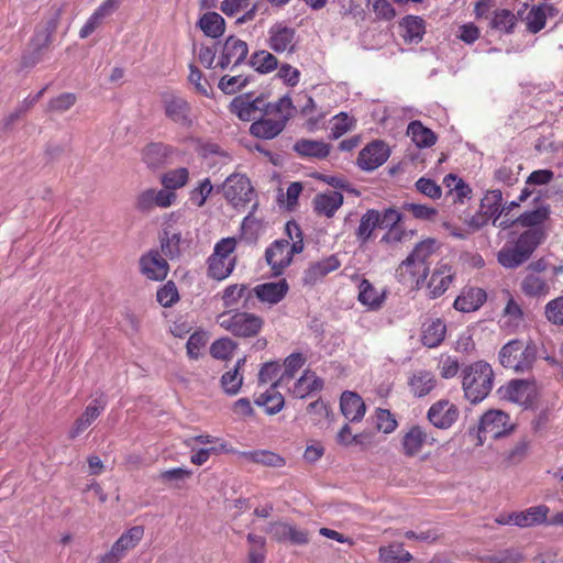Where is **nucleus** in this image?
Instances as JSON below:
<instances>
[{
  "label": "nucleus",
  "instance_id": "1",
  "mask_svg": "<svg viewBox=\"0 0 563 563\" xmlns=\"http://www.w3.org/2000/svg\"><path fill=\"white\" fill-rule=\"evenodd\" d=\"M292 112V102L288 97L267 103L261 117L251 124L250 133L258 139L272 140L284 131Z\"/></svg>",
  "mask_w": 563,
  "mask_h": 563
},
{
  "label": "nucleus",
  "instance_id": "2",
  "mask_svg": "<svg viewBox=\"0 0 563 563\" xmlns=\"http://www.w3.org/2000/svg\"><path fill=\"white\" fill-rule=\"evenodd\" d=\"M493 382L494 371L487 362H474L462 371L463 391L472 404H478L489 395Z\"/></svg>",
  "mask_w": 563,
  "mask_h": 563
},
{
  "label": "nucleus",
  "instance_id": "3",
  "mask_svg": "<svg viewBox=\"0 0 563 563\" xmlns=\"http://www.w3.org/2000/svg\"><path fill=\"white\" fill-rule=\"evenodd\" d=\"M538 347L532 340H511L499 351L503 367L516 373L530 372L537 361Z\"/></svg>",
  "mask_w": 563,
  "mask_h": 563
},
{
  "label": "nucleus",
  "instance_id": "4",
  "mask_svg": "<svg viewBox=\"0 0 563 563\" xmlns=\"http://www.w3.org/2000/svg\"><path fill=\"white\" fill-rule=\"evenodd\" d=\"M217 323L236 338L249 339L262 332L265 320L256 313L236 310L218 314Z\"/></svg>",
  "mask_w": 563,
  "mask_h": 563
},
{
  "label": "nucleus",
  "instance_id": "5",
  "mask_svg": "<svg viewBox=\"0 0 563 563\" xmlns=\"http://www.w3.org/2000/svg\"><path fill=\"white\" fill-rule=\"evenodd\" d=\"M236 247L234 238H224L220 240L208 260L209 275L217 279L223 280L231 275L235 267V257L233 252Z\"/></svg>",
  "mask_w": 563,
  "mask_h": 563
},
{
  "label": "nucleus",
  "instance_id": "6",
  "mask_svg": "<svg viewBox=\"0 0 563 563\" xmlns=\"http://www.w3.org/2000/svg\"><path fill=\"white\" fill-rule=\"evenodd\" d=\"M512 429L514 424L508 413L499 409H490L479 419L476 445H483L487 437L494 439L505 437L509 434Z\"/></svg>",
  "mask_w": 563,
  "mask_h": 563
},
{
  "label": "nucleus",
  "instance_id": "7",
  "mask_svg": "<svg viewBox=\"0 0 563 563\" xmlns=\"http://www.w3.org/2000/svg\"><path fill=\"white\" fill-rule=\"evenodd\" d=\"M303 251V242L297 240L291 243L288 240H277L265 251V258L273 274L279 276L288 267L295 254Z\"/></svg>",
  "mask_w": 563,
  "mask_h": 563
},
{
  "label": "nucleus",
  "instance_id": "8",
  "mask_svg": "<svg viewBox=\"0 0 563 563\" xmlns=\"http://www.w3.org/2000/svg\"><path fill=\"white\" fill-rule=\"evenodd\" d=\"M434 442L435 439L426 427L412 424L401 432L400 452L404 456L412 459L418 456L424 446L432 445Z\"/></svg>",
  "mask_w": 563,
  "mask_h": 563
},
{
  "label": "nucleus",
  "instance_id": "9",
  "mask_svg": "<svg viewBox=\"0 0 563 563\" xmlns=\"http://www.w3.org/2000/svg\"><path fill=\"white\" fill-rule=\"evenodd\" d=\"M224 198L234 208L244 207L251 202L254 189L249 178L241 174L230 175L222 185Z\"/></svg>",
  "mask_w": 563,
  "mask_h": 563
},
{
  "label": "nucleus",
  "instance_id": "10",
  "mask_svg": "<svg viewBox=\"0 0 563 563\" xmlns=\"http://www.w3.org/2000/svg\"><path fill=\"white\" fill-rule=\"evenodd\" d=\"M429 263H422L408 255L396 269V278L402 285L419 289L426 282Z\"/></svg>",
  "mask_w": 563,
  "mask_h": 563
},
{
  "label": "nucleus",
  "instance_id": "11",
  "mask_svg": "<svg viewBox=\"0 0 563 563\" xmlns=\"http://www.w3.org/2000/svg\"><path fill=\"white\" fill-rule=\"evenodd\" d=\"M268 47L277 54H292L297 47L296 30L284 23H276L268 30Z\"/></svg>",
  "mask_w": 563,
  "mask_h": 563
},
{
  "label": "nucleus",
  "instance_id": "12",
  "mask_svg": "<svg viewBox=\"0 0 563 563\" xmlns=\"http://www.w3.org/2000/svg\"><path fill=\"white\" fill-rule=\"evenodd\" d=\"M501 393L505 399L526 408L532 406L538 395L536 383L528 379H512Z\"/></svg>",
  "mask_w": 563,
  "mask_h": 563
},
{
  "label": "nucleus",
  "instance_id": "13",
  "mask_svg": "<svg viewBox=\"0 0 563 563\" xmlns=\"http://www.w3.org/2000/svg\"><path fill=\"white\" fill-rule=\"evenodd\" d=\"M267 532L278 542H289L296 545H305L310 541L309 531L300 529L286 521L271 522Z\"/></svg>",
  "mask_w": 563,
  "mask_h": 563
},
{
  "label": "nucleus",
  "instance_id": "14",
  "mask_svg": "<svg viewBox=\"0 0 563 563\" xmlns=\"http://www.w3.org/2000/svg\"><path fill=\"white\" fill-rule=\"evenodd\" d=\"M177 195L174 191L148 188L143 190L136 198L135 207L140 211H150L153 208L166 209L176 202Z\"/></svg>",
  "mask_w": 563,
  "mask_h": 563
},
{
  "label": "nucleus",
  "instance_id": "15",
  "mask_svg": "<svg viewBox=\"0 0 563 563\" xmlns=\"http://www.w3.org/2000/svg\"><path fill=\"white\" fill-rule=\"evenodd\" d=\"M427 418L433 427L446 430L457 420L459 409L451 401L441 399L431 405Z\"/></svg>",
  "mask_w": 563,
  "mask_h": 563
},
{
  "label": "nucleus",
  "instance_id": "16",
  "mask_svg": "<svg viewBox=\"0 0 563 563\" xmlns=\"http://www.w3.org/2000/svg\"><path fill=\"white\" fill-rule=\"evenodd\" d=\"M266 104L267 102L261 96L253 98L251 95H240L231 101L229 108L240 120L255 121L257 114L262 113Z\"/></svg>",
  "mask_w": 563,
  "mask_h": 563
},
{
  "label": "nucleus",
  "instance_id": "17",
  "mask_svg": "<svg viewBox=\"0 0 563 563\" xmlns=\"http://www.w3.org/2000/svg\"><path fill=\"white\" fill-rule=\"evenodd\" d=\"M454 276L453 267L449 263L440 261L427 283L428 296L432 299L441 297L452 285Z\"/></svg>",
  "mask_w": 563,
  "mask_h": 563
},
{
  "label": "nucleus",
  "instance_id": "18",
  "mask_svg": "<svg viewBox=\"0 0 563 563\" xmlns=\"http://www.w3.org/2000/svg\"><path fill=\"white\" fill-rule=\"evenodd\" d=\"M389 157L388 146L380 141L366 145L358 154L357 165L363 170H374L382 166Z\"/></svg>",
  "mask_w": 563,
  "mask_h": 563
},
{
  "label": "nucleus",
  "instance_id": "19",
  "mask_svg": "<svg viewBox=\"0 0 563 563\" xmlns=\"http://www.w3.org/2000/svg\"><path fill=\"white\" fill-rule=\"evenodd\" d=\"M165 114L168 119L181 126H190V104L183 97L177 95H166L163 100Z\"/></svg>",
  "mask_w": 563,
  "mask_h": 563
},
{
  "label": "nucleus",
  "instance_id": "20",
  "mask_svg": "<svg viewBox=\"0 0 563 563\" xmlns=\"http://www.w3.org/2000/svg\"><path fill=\"white\" fill-rule=\"evenodd\" d=\"M247 54H249L247 44L240 38L230 36L225 40V42L223 44L218 65L222 69H225L229 66H238L242 62H244Z\"/></svg>",
  "mask_w": 563,
  "mask_h": 563
},
{
  "label": "nucleus",
  "instance_id": "21",
  "mask_svg": "<svg viewBox=\"0 0 563 563\" xmlns=\"http://www.w3.org/2000/svg\"><path fill=\"white\" fill-rule=\"evenodd\" d=\"M142 274L152 280H163L168 274V263L158 251H150L140 260Z\"/></svg>",
  "mask_w": 563,
  "mask_h": 563
},
{
  "label": "nucleus",
  "instance_id": "22",
  "mask_svg": "<svg viewBox=\"0 0 563 563\" xmlns=\"http://www.w3.org/2000/svg\"><path fill=\"white\" fill-rule=\"evenodd\" d=\"M289 285L286 279L278 282H267L260 284L253 288V294L264 303L271 306L280 302L288 294Z\"/></svg>",
  "mask_w": 563,
  "mask_h": 563
},
{
  "label": "nucleus",
  "instance_id": "23",
  "mask_svg": "<svg viewBox=\"0 0 563 563\" xmlns=\"http://www.w3.org/2000/svg\"><path fill=\"white\" fill-rule=\"evenodd\" d=\"M344 202L343 195L329 190L317 194L312 200L313 211L321 217L332 218Z\"/></svg>",
  "mask_w": 563,
  "mask_h": 563
},
{
  "label": "nucleus",
  "instance_id": "24",
  "mask_svg": "<svg viewBox=\"0 0 563 563\" xmlns=\"http://www.w3.org/2000/svg\"><path fill=\"white\" fill-rule=\"evenodd\" d=\"M487 294L479 287H465L454 300L453 307L461 312L478 310L486 301Z\"/></svg>",
  "mask_w": 563,
  "mask_h": 563
},
{
  "label": "nucleus",
  "instance_id": "25",
  "mask_svg": "<svg viewBox=\"0 0 563 563\" xmlns=\"http://www.w3.org/2000/svg\"><path fill=\"white\" fill-rule=\"evenodd\" d=\"M323 388V380L312 371H305L303 374L289 387V393L298 399H303L320 391Z\"/></svg>",
  "mask_w": 563,
  "mask_h": 563
},
{
  "label": "nucleus",
  "instance_id": "26",
  "mask_svg": "<svg viewBox=\"0 0 563 563\" xmlns=\"http://www.w3.org/2000/svg\"><path fill=\"white\" fill-rule=\"evenodd\" d=\"M340 408L342 415L351 422L361 421L366 412V406L362 397L349 390L341 395Z\"/></svg>",
  "mask_w": 563,
  "mask_h": 563
},
{
  "label": "nucleus",
  "instance_id": "27",
  "mask_svg": "<svg viewBox=\"0 0 563 563\" xmlns=\"http://www.w3.org/2000/svg\"><path fill=\"white\" fill-rule=\"evenodd\" d=\"M104 410L103 401L96 399L91 401L81 413L79 418L76 419L73 427L69 430V438L76 439L79 437L91 423L101 415Z\"/></svg>",
  "mask_w": 563,
  "mask_h": 563
},
{
  "label": "nucleus",
  "instance_id": "28",
  "mask_svg": "<svg viewBox=\"0 0 563 563\" xmlns=\"http://www.w3.org/2000/svg\"><path fill=\"white\" fill-rule=\"evenodd\" d=\"M340 267V262L335 256H329L319 262L311 264L303 274V283L306 285H314L331 272Z\"/></svg>",
  "mask_w": 563,
  "mask_h": 563
},
{
  "label": "nucleus",
  "instance_id": "29",
  "mask_svg": "<svg viewBox=\"0 0 563 563\" xmlns=\"http://www.w3.org/2000/svg\"><path fill=\"white\" fill-rule=\"evenodd\" d=\"M358 301L369 310H378L385 301V290L375 288L369 280L362 278L358 283Z\"/></svg>",
  "mask_w": 563,
  "mask_h": 563
},
{
  "label": "nucleus",
  "instance_id": "30",
  "mask_svg": "<svg viewBox=\"0 0 563 563\" xmlns=\"http://www.w3.org/2000/svg\"><path fill=\"white\" fill-rule=\"evenodd\" d=\"M446 325L441 319H430L422 324L421 342L424 346L437 347L445 338Z\"/></svg>",
  "mask_w": 563,
  "mask_h": 563
},
{
  "label": "nucleus",
  "instance_id": "31",
  "mask_svg": "<svg viewBox=\"0 0 563 563\" xmlns=\"http://www.w3.org/2000/svg\"><path fill=\"white\" fill-rule=\"evenodd\" d=\"M550 508L545 505L530 507L520 512H514L515 525L527 528L547 522Z\"/></svg>",
  "mask_w": 563,
  "mask_h": 563
},
{
  "label": "nucleus",
  "instance_id": "32",
  "mask_svg": "<svg viewBox=\"0 0 563 563\" xmlns=\"http://www.w3.org/2000/svg\"><path fill=\"white\" fill-rule=\"evenodd\" d=\"M408 385L415 397H423L434 389L437 379L431 372L419 369L412 373Z\"/></svg>",
  "mask_w": 563,
  "mask_h": 563
},
{
  "label": "nucleus",
  "instance_id": "33",
  "mask_svg": "<svg viewBox=\"0 0 563 563\" xmlns=\"http://www.w3.org/2000/svg\"><path fill=\"white\" fill-rule=\"evenodd\" d=\"M407 135L418 148L431 147L438 140L435 133L418 120L408 124Z\"/></svg>",
  "mask_w": 563,
  "mask_h": 563
},
{
  "label": "nucleus",
  "instance_id": "34",
  "mask_svg": "<svg viewBox=\"0 0 563 563\" xmlns=\"http://www.w3.org/2000/svg\"><path fill=\"white\" fill-rule=\"evenodd\" d=\"M399 27L401 36L407 43H419L424 34V22L419 16L408 15L404 18Z\"/></svg>",
  "mask_w": 563,
  "mask_h": 563
},
{
  "label": "nucleus",
  "instance_id": "35",
  "mask_svg": "<svg viewBox=\"0 0 563 563\" xmlns=\"http://www.w3.org/2000/svg\"><path fill=\"white\" fill-rule=\"evenodd\" d=\"M380 213L375 209L367 210L360 219L355 236L361 244L369 241L374 230L380 225Z\"/></svg>",
  "mask_w": 563,
  "mask_h": 563
},
{
  "label": "nucleus",
  "instance_id": "36",
  "mask_svg": "<svg viewBox=\"0 0 563 563\" xmlns=\"http://www.w3.org/2000/svg\"><path fill=\"white\" fill-rule=\"evenodd\" d=\"M556 10L552 4L542 3L538 7H533L526 16L527 27L532 33H538L541 31L547 21L548 15H554Z\"/></svg>",
  "mask_w": 563,
  "mask_h": 563
},
{
  "label": "nucleus",
  "instance_id": "37",
  "mask_svg": "<svg viewBox=\"0 0 563 563\" xmlns=\"http://www.w3.org/2000/svg\"><path fill=\"white\" fill-rule=\"evenodd\" d=\"M240 455L247 461L261 464L267 467L280 468L286 464V460L277 453L266 450H256L250 452H241Z\"/></svg>",
  "mask_w": 563,
  "mask_h": 563
},
{
  "label": "nucleus",
  "instance_id": "38",
  "mask_svg": "<svg viewBox=\"0 0 563 563\" xmlns=\"http://www.w3.org/2000/svg\"><path fill=\"white\" fill-rule=\"evenodd\" d=\"M280 385L278 382L273 383L271 388L255 400L256 405L263 406L268 415H275L284 407V396L276 390V387Z\"/></svg>",
  "mask_w": 563,
  "mask_h": 563
},
{
  "label": "nucleus",
  "instance_id": "39",
  "mask_svg": "<svg viewBox=\"0 0 563 563\" xmlns=\"http://www.w3.org/2000/svg\"><path fill=\"white\" fill-rule=\"evenodd\" d=\"M143 536L144 528L142 526H134L123 532L112 547L124 558L130 550L140 543Z\"/></svg>",
  "mask_w": 563,
  "mask_h": 563
},
{
  "label": "nucleus",
  "instance_id": "40",
  "mask_svg": "<svg viewBox=\"0 0 563 563\" xmlns=\"http://www.w3.org/2000/svg\"><path fill=\"white\" fill-rule=\"evenodd\" d=\"M245 357L238 360L234 368L225 372L221 377V386L225 394L236 395L242 386L243 376L240 373L241 367L245 364Z\"/></svg>",
  "mask_w": 563,
  "mask_h": 563
},
{
  "label": "nucleus",
  "instance_id": "41",
  "mask_svg": "<svg viewBox=\"0 0 563 563\" xmlns=\"http://www.w3.org/2000/svg\"><path fill=\"white\" fill-rule=\"evenodd\" d=\"M202 32L212 38L220 37L225 30L224 19L217 12H207L199 20Z\"/></svg>",
  "mask_w": 563,
  "mask_h": 563
},
{
  "label": "nucleus",
  "instance_id": "42",
  "mask_svg": "<svg viewBox=\"0 0 563 563\" xmlns=\"http://www.w3.org/2000/svg\"><path fill=\"white\" fill-rule=\"evenodd\" d=\"M294 148L299 155L317 158H324L330 153V146L322 141L299 140Z\"/></svg>",
  "mask_w": 563,
  "mask_h": 563
},
{
  "label": "nucleus",
  "instance_id": "43",
  "mask_svg": "<svg viewBox=\"0 0 563 563\" xmlns=\"http://www.w3.org/2000/svg\"><path fill=\"white\" fill-rule=\"evenodd\" d=\"M544 232L541 229H531L523 232L515 243L526 257H530L537 246L543 241Z\"/></svg>",
  "mask_w": 563,
  "mask_h": 563
},
{
  "label": "nucleus",
  "instance_id": "44",
  "mask_svg": "<svg viewBox=\"0 0 563 563\" xmlns=\"http://www.w3.org/2000/svg\"><path fill=\"white\" fill-rule=\"evenodd\" d=\"M169 153L168 146L162 143H153L144 148L142 159L148 167L156 168L166 162Z\"/></svg>",
  "mask_w": 563,
  "mask_h": 563
},
{
  "label": "nucleus",
  "instance_id": "45",
  "mask_svg": "<svg viewBox=\"0 0 563 563\" xmlns=\"http://www.w3.org/2000/svg\"><path fill=\"white\" fill-rule=\"evenodd\" d=\"M189 180V170L186 167H179L164 173L161 176V183L167 190L174 191L183 188Z\"/></svg>",
  "mask_w": 563,
  "mask_h": 563
},
{
  "label": "nucleus",
  "instance_id": "46",
  "mask_svg": "<svg viewBox=\"0 0 563 563\" xmlns=\"http://www.w3.org/2000/svg\"><path fill=\"white\" fill-rule=\"evenodd\" d=\"M522 291L530 297H540L549 294L547 282L534 274L527 275L521 283Z\"/></svg>",
  "mask_w": 563,
  "mask_h": 563
},
{
  "label": "nucleus",
  "instance_id": "47",
  "mask_svg": "<svg viewBox=\"0 0 563 563\" xmlns=\"http://www.w3.org/2000/svg\"><path fill=\"white\" fill-rule=\"evenodd\" d=\"M251 65L256 71L268 74L277 68L278 60L268 51H260L252 55Z\"/></svg>",
  "mask_w": 563,
  "mask_h": 563
},
{
  "label": "nucleus",
  "instance_id": "48",
  "mask_svg": "<svg viewBox=\"0 0 563 563\" xmlns=\"http://www.w3.org/2000/svg\"><path fill=\"white\" fill-rule=\"evenodd\" d=\"M192 476V471L184 467L166 470L159 473L158 478L174 488H181L183 484Z\"/></svg>",
  "mask_w": 563,
  "mask_h": 563
},
{
  "label": "nucleus",
  "instance_id": "49",
  "mask_svg": "<svg viewBox=\"0 0 563 563\" xmlns=\"http://www.w3.org/2000/svg\"><path fill=\"white\" fill-rule=\"evenodd\" d=\"M190 462L195 465H203L210 457L211 454H220V453H231L233 449L228 445L227 442H221L219 446L213 445L209 448H202L196 450H191Z\"/></svg>",
  "mask_w": 563,
  "mask_h": 563
},
{
  "label": "nucleus",
  "instance_id": "50",
  "mask_svg": "<svg viewBox=\"0 0 563 563\" xmlns=\"http://www.w3.org/2000/svg\"><path fill=\"white\" fill-rule=\"evenodd\" d=\"M379 559L384 563H404L412 560V555L401 544L379 548Z\"/></svg>",
  "mask_w": 563,
  "mask_h": 563
},
{
  "label": "nucleus",
  "instance_id": "51",
  "mask_svg": "<svg viewBox=\"0 0 563 563\" xmlns=\"http://www.w3.org/2000/svg\"><path fill=\"white\" fill-rule=\"evenodd\" d=\"M528 260L515 245L503 247L498 252V262L506 268H516Z\"/></svg>",
  "mask_w": 563,
  "mask_h": 563
},
{
  "label": "nucleus",
  "instance_id": "52",
  "mask_svg": "<svg viewBox=\"0 0 563 563\" xmlns=\"http://www.w3.org/2000/svg\"><path fill=\"white\" fill-rule=\"evenodd\" d=\"M355 125L354 118L350 117L345 112H341L334 115L331 120L330 135L332 139H339Z\"/></svg>",
  "mask_w": 563,
  "mask_h": 563
},
{
  "label": "nucleus",
  "instance_id": "53",
  "mask_svg": "<svg viewBox=\"0 0 563 563\" xmlns=\"http://www.w3.org/2000/svg\"><path fill=\"white\" fill-rule=\"evenodd\" d=\"M440 246L441 244L438 240L429 238L418 243L409 255L419 262L428 263L429 257L432 256Z\"/></svg>",
  "mask_w": 563,
  "mask_h": 563
},
{
  "label": "nucleus",
  "instance_id": "54",
  "mask_svg": "<svg viewBox=\"0 0 563 563\" xmlns=\"http://www.w3.org/2000/svg\"><path fill=\"white\" fill-rule=\"evenodd\" d=\"M306 358L300 353H292L286 357L284 362L285 371L280 378L277 380L280 384H285L292 379L295 374L305 365Z\"/></svg>",
  "mask_w": 563,
  "mask_h": 563
},
{
  "label": "nucleus",
  "instance_id": "55",
  "mask_svg": "<svg viewBox=\"0 0 563 563\" xmlns=\"http://www.w3.org/2000/svg\"><path fill=\"white\" fill-rule=\"evenodd\" d=\"M236 347L238 344L232 339L221 338L211 344L210 354L218 360H228L233 355Z\"/></svg>",
  "mask_w": 563,
  "mask_h": 563
},
{
  "label": "nucleus",
  "instance_id": "56",
  "mask_svg": "<svg viewBox=\"0 0 563 563\" xmlns=\"http://www.w3.org/2000/svg\"><path fill=\"white\" fill-rule=\"evenodd\" d=\"M247 541L251 544L249 551V563H265V539L261 536L250 533L247 534Z\"/></svg>",
  "mask_w": 563,
  "mask_h": 563
},
{
  "label": "nucleus",
  "instance_id": "57",
  "mask_svg": "<svg viewBox=\"0 0 563 563\" xmlns=\"http://www.w3.org/2000/svg\"><path fill=\"white\" fill-rule=\"evenodd\" d=\"M247 286L244 284H233L224 288L221 299L225 308L235 307L245 296Z\"/></svg>",
  "mask_w": 563,
  "mask_h": 563
},
{
  "label": "nucleus",
  "instance_id": "58",
  "mask_svg": "<svg viewBox=\"0 0 563 563\" xmlns=\"http://www.w3.org/2000/svg\"><path fill=\"white\" fill-rule=\"evenodd\" d=\"M550 214L548 206H541L532 211L522 213L518 218V222L523 227H536L542 224Z\"/></svg>",
  "mask_w": 563,
  "mask_h": 563
},
{
  "label": "nucleus",
  "instance_id": "59",
  "mask_svg": "<svg viewBox=\"0 0 563 563\" xmlns=\"http://www.w3.org/2000/svg\"><path fill=\"white\" fill-rule=\"evenodd\" d=\"M398 422L394 415L387 410L377 408L375 411V427L384 433H391L396 430Z\"/></svg>",
  "mask_w": 563,
  "mask_h": 563
},
{
  "label": "nucleus",
  "instance_id": "60",
  "mask_svg": "<svg viewBox=\"0 0 563 563\" xmlns=\"http://www.w3.org/2000/svg\"><path fill=\"white\" fill-rule=\"evenodd\" d=\"M213 186L209 178H205L190 191L189 200L198 208H201L211 195Z\"/></svg>",
  "mask_w": 563,
  "mask_h": 563
},
{
  "label": "nucleus",
  "instance_id": "61",
  "mask_svg": "<svg viewBox=\"0 0 563 563\" xmlns=\"http://www.w3.org/2000/svg\"><path fill=\"white\" fill-rule=\"evenodd\" d=\"M515 24H516L515 14L511 11L506 10V9L497 10L492 20V26L494 29L504 31L506 33L511 32Z\"/></svg>",
  "mask_w": 563,
  "mask_h": 563
},
{
  "label": "nucleus",
  "instance_id": "62",
  "mask_svg": "<svg viewBox=\"0 0 563 563\" xmlns=\"http://www.w3.org/2000/svg\"><path fill=\"white\" fill-rule=\"evenodd\" d=\"M156 298L163 307H172L179 299L177 287L172 282L166 283L157 290Z\"/></svg>",
  "mask_w": 563,
  "mask_h": 563
},
{
  "label": "nucleus",
  "instance_id": "63",
  "mask_svg": "<svg viewBox=\"0 0 563 563\" xmlns=\"http://www.w3.org/2000/svg\"><path fill=\"white\" fill-rule=\"evenodd\" d=\"M207 344V335L203 332H195L192 333L186 344L187 347V354L190 358L197 360L200 354L201 350Z\"/></svg>",
  "mask_w": 563,
  "mask_h": 563
},
{
  "label": "nucleus",
  "instance_id": "64",
  "mask_svg": "<svg viewBox=\"0 0 563 563\" xmlns=\"http://www.w3.org/2000/svg\"><path fill=\"white\" fill-rule=\"evenodd\" d=\"M545 314L549 321L555 324H563V297L548 302L545 307Z\"/></svg>",
  "mask_w": 563,
  "mask_h": 563
}]
</instances>
